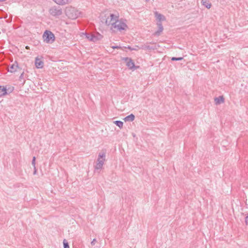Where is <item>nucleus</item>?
Instances as JSON below:
<instances>
[{
  "instance_id": "nucleus-5",
  "label": "nucleus",
  "mask_w": 248,
  "mask_h": 248,
  "mask_svg": "<svg viewBox=\"0 0 248 248\" xmlns=\"http://www.w3.org/2000/svg\"><path fill=\"white\" fill-rule=\"evenodd\" d=\"M50 14L53 16H59L62 15V8L59 6H53L49 9Z\"/></svg>"
},
{
  "instance_id": "nucleus-19",
  "label": "nucleus",
  "mask_w": 248,
  "mask_h": 248,
  "mask_svg": "<svg viewBox=\"0 0 248 248\" xmlns=\"http://www.w3.org/2000/svg\"><path fill=\"white\" fill-rule=\"evenodd\" d=\"M106 24L107 25V26H109V25H111L112 27L113 26V23L112 22H111L110 21V16L109 17H108L106 20Z\"/></svg>"
},
{
  "instance_id": "nucleus-32",
  "label": "nucleus",
  "mask_w": 248,
  "mask_h": 248,
  "mask_svg": "<svg viewBox=\"0 0 248 248\" xmlns=\"http://www.w3.org/2000/svg\"><path fill=\"white\" fill-rule=\"evenodd\" d=\"M25 80L24 79L23 82H22V84H24L25 83Z\"/></svg>"
},
{
  "instance_id": "nucleus-29",
  "label": "nucleus",
  "mask_w": 248,
  "mask_h": 248,
  "mask_svg": "<svg viewBox=\"0 0 248 248\" xmlns=\"http://www.w3.org/2000/svg\"><path fill=\"white\" fill-rule=\"evenodd\" d=\"M96 242V239H95V238H94V239H93V241L91 242V245H92V246H94V245H95V244Z\"/></svg>"
},
{
  "instance_id": "nucleus-10",
  "label": "nucleus",
  "mask_w": 248,
  "mask_h": 248,
  "mask_svg": "<svg viewBox=\"0 0 248 248\" xmlns=\"http://www.w3.org/2000/svg\"><path fill=\"white\" fill-rule=\"evenodd\" d=\"M35 65L37 68H42L44 66V62L38 57L36 58Z\"/></svg>"
},
{
  "instance_id": "nucleus-3",
  "label": "nucleus",
  "mask_w": 248,
  "mask_h": 248,
  "mask_svg": "<svg viewBox=\"0 0 248 248\" xmlns=\"http://www.w3.org/2000/svg\"><path fill=\"white\" fill-rule=\"evenodd\" d=\"M126 28H127V25L121 20H118L113 23V26L111 27V29L112 30L114 29L117 31H121L125 30Z\"/></svg>"
},
{
  "instance_id": "nucleus-30",
  "label": "nucleus",
  "mask_w": 248,
  "mask_h": 248,
  "mask_svg": "<svg viewBox=\"0 0 248 248\" xmlns=\"http://www.w3.org/2000/svg\"><path fill=\"white\" fill-rule=\"evenodd\" d=\"M245 222L246 225L248 224V216L245 217Z\"/></svg>"
},
{
  "instance_id": "nucleus-31",
  "label": "nucleus",
  "mask_w": 248,
  "mask_h": 248,
  "mask_svg": "<svg viewBox=\"0 0 248 248\" xmlns=\"http://www.w3.org/2000/svg\"><path fill=\"white\" fill-rule=\"evenodd\" d=\"M34 167V171H33V174H35L37 171L35 167Z\"/></svg>"
},
{
  "instance_id": "nucleus-27",
  "label": "nucleus",
  "mask_w": 248,
  "mask_h": 248,
  "mask_svg": "<svg viewBox=\"0 0 248 248\" xmlns=\"http://www.w3.org/2000/svg\"><path fill=\"white\" fill-rule=\"evenodd\" d=\"M24 72H23L21 74L20 76H19V80L20 81H22V79H23V78H24Z\"/></svg>"
},
{
  "instance_id": "nucleus-1",
  "label": "nucleus",
  "mask_w": 248,
  "mask_h": 248,
  "mask_svg": "<svg viewBox=\"0 0 248 248\" xmlns=\"http://www.w3.org/2000/svg\"><path fill=\"white\" fill-rule=\"evenodd\" d=\"M65 13L66 16L71 19L77 18L81 14L80 12L72 6L66 7L65 10Z\"/></svg>"
},
{
  "instance_id": "nucleus-6",
  "label": "nucleus",
  "mask_w": 248,
  "mask_h": 248,
  "mask_svg": "<svg viewBox=\"0 0 248 248\" xmlns=\"http://www.w3.org/2000/svg\"><path fill=\"white\" fill-rule=\"evenodd\" d=\"M123 60L124 61L126 62V65L129 68V69L135 70L138 67L135 66V63L131 58L124 57L123 58Z\"/></svg>"
},
{
  "instance_id": "nucleus-28",
  "label": "nucleus",
  "mask_w": 248,
  "mask_h": 248,
  "mask_svg": "<svg viewBox=\"0 0 248 248\" xmlns=\"http://www.w3.org/2000/svg\"><path fill=\"white\" fill-rule=\"evenodd\" d=\"M111 47L113 49H120L121 48V47L120 46H111Z\"/></svg>"
},
{
  "instance_id": "nucleus-4",
  "label": "nucleus",
  "mask_w": 248,
  "mask_h": 248,
  "mask_svg": "<svg viewBox=\"0 0 248 248\" xmlns=\"http://www.w3.org/2000/svg\"><path fill=\"white\" fill-rule=\"evenodd\" d=\"M44 41L47 43H53L55 40L54 34L50 31L46 30L43 35Z\"/></svg>"
},
{
  "instance_id": "nucleus-7",
  "label": "nucleus",
  "mask_w": 248,
  "mask_h": 248,
  "mask_svg": "<svg viewBox=\"0 0 248 248\" xmlns=\"http://www.w3.org/2000/svg\"><path fill=\"white\" fill-rule=\"evenodd\" d=\"M139 49H147V50H155L157 48L155 46H151L148 45V43H146L144 45H141L140 46H136Z\"/></svg>"
},
{
  "instance_id": "nucleus-33",
  "label": "nucleus",
  "mask_w": 248,
  "mask_h": 248,
  "mask_svg": "<svg viewBox=\"0 0 248 248\" xmlns=\"http://www.w3.org/2000/svg\"><path fill=\"white\" fill-rule=\"evenodd\" d=\"M5 1V0H0V2H3V1Z\"/></svg>"
},
{
  "instance_id": "nucleus-9",
  "label": "nucleus",
  "mask_w": 248,
  "mask_h": 248,
  "mask_svg": "<svg viewBox=\"0 0 248 248\" xmlns=\"http://www.w3.org/2000/svg\"><path fill=\"white\" fill-rule=\"evenodd\" d=\"M158 30L155 32L154 34L156 36H159L163 30V27L161 22H157Z\"/></svg>"
},
{
  "instance_id": "nucleus-26",
  "label": "nucleus",
  "mask_w": 248,
  "mask_h": 248,
  "mask_svg": "<svg viewBox=\"0 0 248 248\" xmlns=\"http://www.w3.org/2000/svg\"><path fill=\"white\" fill-rule=\"evenodd\" d=\"M35 159H36L35 157L33 156L32 158V161H31V164L32 165V166L33 167H35Z\"/></svg>"
},
{
  "instance_id": "nucleus-15",
  "label": "nucleus",
  "mask_w": 248,
  "mask_h": 248,
  "mask_svg": "<svg viewBox=\"0 0 248 248\" xmlns=\"http://www.w3.org/2000/svg\"><path fill=\"white\" fill-rule=\"evenodd\" d=\"M8 94L7 90L6 87L0 86V97Z\"/></svg>"
},
{
  "instance_id": "nucleus-35",
  "label": "nucleus",
  "mask_w": 248,
  "mask_h": 248,
  "mask_svg": "<svg viewBox=\"0 0 248 248\" xmlns=\"http://www.w3.org/2000/svg\"><path fill=\"white\" fill-rule=\"evenodd\" d=\"M29 46H26V48H28Z\"/></svg>"
},
{
  "instance_id": "nucleus-18",
  "label": "nucleus",
  "mask_w": 248,
  "mask_h": 248,
  "mask_svg": "<svg viewBox=\"0 0 248 248\" xmlns=\"http://www.w3.org/2000/svg\"><path fill=\"white\" fill-rule=\"evenodd\" d=\"M114 124H115L117 126H118L120 129L123 128L124 123L121 121H115L113 122Z\"/></svg>"
},
{
  "instance_id": "nucleus-8",
  "label": "nucleus",
  "mask_w": 248,
  "mask_h": 248,
  "mask_svg": "<svg viewBox=\"0 0 248 248\" xmlns=\"http://www.w3.org/2000/svg\"><path fill=\"white\" fill-rule=\"evenodd\" d=\"M19 69L20 68L18 66V63L16 61H15L14 63H13L9 68L8 72L11 73H14L17 71V69Z\"/></svg>"
},
{
  "instance_id": "nucleus-25",
  "label": "nucleus",
  "mask_w": 248,
  "mask_h": 248,
  "mask_svg": "<svg viewBox=\"0 0 248 248\" xmlns=\"http://www.w3.org/2000/svg\"><path fill=\"white\" fill-rule=\"evenodd\" d=\"M91 38V41H93V42H95L97 41V38L96 37V35L93 34V38Z\"/></svg>"
},
{
  "instance_id": "nucleus-20",
  "label": "nucleus",
  "mask_w": 248,
  "mask_h": 248,
  "mask_svg": "<svg viewBox=\"0 0 248 248\" xmlns=\"http://www.w3.org/2000/svg\"><path fill=\"white\" fill-rule=\"evenodd\" d=\"M137 46H136L134 47H132L130 46H125L124 48H128L130 50H138L139 49L136 47Z\"/></svg>"
},
{
  "instance_id": "nucleus-22",
  "label": "nucleus",
  "mask_w": 248,
  "mask_h": 248,
  "mask_svg": "<svg viewBox=\"0 0 248 248\" xmlns=\"http://www.w3.org/2000/svg\"><path fill=\"white\" fill-rule=\"evenodd\" d=\"M183 59V57H173L171 58V60L172 61H181Z\"/></svg>"
},
{
  "instance_id": "nucleus-34",
  "label": "nucleus",
  "mask_w": 248,
  "mask_h": 248,
  "mask_svg": "<svg viewBox=\"0 0 248 248\" xmlns=\"http://www.w3.org/2000/svg\"><path fill=\"white\" fill-rule=\"evenodd\" d=\"M149 0H145V1H146V2H148V1H149Z\"/></svg>"
},
{
  "instance_id": "nucleus-14",
  "label": "nucleus",
  "mask_w": 248,
  "mask_h": 248,
  "mask_svg": "<svg viewBox=\"0 0 248 248\" xmlns=\"http://www.w3.org/2000/svg\"><path fill=\"white\" fill-rule=\"evenodd\" d=\"M201 3L202 5L204 6L207 9H210L212 5L211 3L209 0H202Z\"/></svg>"
},
{
  "instance_id": "nucleus-23",
  "label": "nucleus",
  "mask_w": 248,
  "mask_h": 248,
  "mask_svg": "<svg viewBox=\"0 0 248 248\" xmlns=\"http://www.w3.org/2000/svg\"><path fill=\"white\" fill-rule=\"evenodd\" d=\"M63 248H69V246L68 242L65 240L64 239L63 241Z\"/></svg>"
},
{
  "instance_id": "nucleus-16",
  "label": "nucleus",
  "mask_w": 248,
  "mask_h": 248,
  "mask_svg": "<svg viewBox=\"0 0 248 248\" xmlns=\"http://www.w3.org/2000/svg\"><path fill=\"white\" fill-rule=\"evenodd\" d=\"M135 115L133 114H130V115L127 116L124 118V120L125 122L126 121H130L132 122L135 119Z\"/></svg>"
},
{
  "instance_id": "nucleus-12",
  "label": "nucleus",
  "mask_w": 248,
  "mask_h": 248,
  "mask_svg": "<svg viewBox=\"0 0 248 248\" xmlns=\"http://www.w3.org/2000/svg\"><path fill=\"white\" fill-rule=\"evenodd\" d=\"M155 16L157 22H161V21L166 20V17L163 15L158 13L157 12L155 13Z\"/></svg>"
},
{
  "instance_id": "nucleus-24",
  "label": "nucleus",
  "mask_w": 248,
  "mask_h": 248,
  "mask_svg": "<svg viewBox=\"0 0 248 248\" xmlns=\"http://www.w3.org/2000/svg\"><path fill=\"white\" fill-rule=\"evenodd\" d=\"M96 37L97 38V41L98 40H101L103 38V35L100 34L99 33H97V34L96 35Z\"/></svg>"
},
{
  "instance_id": "nucleus-21",
  "label": "nucleus",
  "mask_w": 248,
  "mask_h": 248,
  "mask_svg": "<svg viewBox=\"0 0 248 248\" xmlns=\"http://www.w3.org/2000/svg\"><path fill=\"white\" fill-rule=\"evenodd\" d=\"M85 35L86 36V37L89 40L91 41V38H93V34H91L89 33H85Z\"/></svg>"
},
{
  "instance_id": "nucleus-11",
  "label": "nucleus",
  "mask_w": 248,
  "mask_h": 248,
  "mask_svg": "<svg viewBox=\"0 0 248 248\" xmlns=\"http://www.w3.org/2000/svg\"><path fill=\"white\" fill-rule=\"evenodd\" d=\"M56 3L60 5H63L71 2L72 0H53Z\"/></svg>"
},
{
  "instance_id": "nucleus-17",
  "label": "nucleus",
  "mask_w": 248,
  "mask_h": 248,
  "mask_svg": "<svg viewBox=\"0 0 248 248\" xmlns=\"http://www.w3.org/2000/svg\"><path fill=\"white\" fill-rule=\"evenodd\" d=\"M109 16L111 22H115V21L119 20V16L113 14H110Z\"/></svg>"
},
{
  "instance_id": "nucleus-13",
  "label": "nucleus",
  "mask_w": 248,
  "mask_h": 248,
  "mask_svg": "<svg viewBox=\"0 0 248 248\" xmlns=\"http://www.w3.org/2000/svg\"><path fill=\"white\" fill-rule=\"evenodd\" d=\"M214 100L216 105H219L224 102V98L222 95L215 98Z\"/></svg>"
},
{
  "instance_id": "nucleus-2",
  "label": "nucleus",
  "mask_w": 248,
  "mask_h": 248,
  "mask_svg": "<svg viewBox=\"0 0 248 248\" xmlns=\"http://www.w3.org/2000/svg\"><path fill=\"white\" fill-rule=\"evenodd\" d=\"M106 154L104 152H102L99 153L98 158L96 165L95 166V169L96 170H101L105 161Z\"/></svg>"
}]
</instances>
